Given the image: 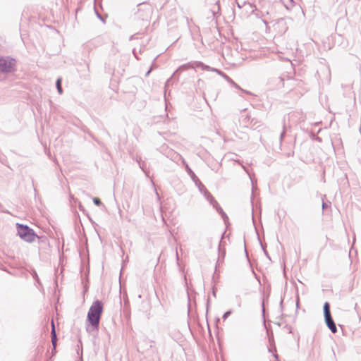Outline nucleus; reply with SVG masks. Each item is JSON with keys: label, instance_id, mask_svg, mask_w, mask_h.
Returning <instances> with one entry per match:
<instances>
[{"label": "nucleus", "instance_id": "f257e3e1", "mask_svg": "<svg viewBox=\"0 0 361 361\" xmlns=\"http://www.w3.org/2000/svg\"><path fill=\"white\" fill-rule=\"evenodd\" d=\"M102 312L103 304L99 300L94 302L89 310L87 319L94 328L98 327Z\"/></svg>", "mask_w": 361, "mask_h": 361}, {"label": "nucleus", "instance_id": "f03ea898", "mask_svg": "<svg viewBox=\"0 0 361 361\" xmlns=\"http://www.w3.org/2000/svg\"><path fill=\"white\" fill-rule=\"evenodd\" d=\"M17 231L19 236L26 242L35 241L37 235L28 226L17 224Z\"/></svg>", "mask_w": 361, "mask_h": 361}, {"label": "nucleus", "instance_id": "7ed1b4c3", "mask_svg": "<svg viewBox=\"0 0 361 361\" xmlns=\"http://www.w3.org/2000/svg\"><path fill=\"white\" fill-rule=\"evenodd\" d=\"M16 69V61L8 56H0V72L11 73Z\"/></svg>", "mask_w": 361, "mask_h": 361}, {"label": "nucleus", "instance_id": "20e7f679", "mask_svg": "<svg viewBox=\"0 0 361 361\" xmlns=\"http://www.w3.org/2000/svg\"><path fill=\"white\" fill-rule=\"evenodd\" d=\"M324 317L327 326L329 328L332 333H336L337 331V329L334 320L332 319L331 315Z\"/></svg>", "mask_w": 361, "mask_h": 361}, {"label": "nucleus", "instance_id": "39448f33", "mask_svg": "<svg viewBox=\"0 0 361 361\" xmlns=\"http://www.w3.org/2000/svg\"><path fill=\"white\" fill-rule=\"evenodd\" d=\"M51 341H52L53 345L55 346L56 343V331H55L54 322L53 319L51 320Z\"/></svg>", "mask_w": 361, "mask_h": 361}, {"label": "nucleus", "instance_id": "423d86ee", "mask_svg": "<svg viewBox=\"0 0 361 361\" xmlns=\"http://www.w3.org/2000/svg\"><path fill=\"white\" fill-rule=\"evenodd\" d=\"M324 317L331 315L330 305H329V302H325L324 305Z\"/></svg>", "mask_w": 361, "mask_h": 361}, {"label": "nucleus", "instance_id": "0eeeda50", "mask_svg": "<svg viewBox=\"0 0 361 361\" xmlns=\"http://www.w3.org/2000/svg\"><path fill=\"white\" fill-rule=\"evenodd\" d=\"M56 87L59 94L63 92L61 87V78H59L56 81Z\"/></svg>", "mask_w": 361, "mask_h": 361}, {"label": "nucleus", "instance_id": "6e6552de", "mask_svg": "<svg viewBox=\"0 0 361 361\" xmlns=\"http://www.w3.org/2000/svg\"><path fill=\"white\" fill-rule=\"evenodd\" d=\"M93 202H94V203L96 205H97V206H99V205H101V204H102L101 200H99V198H98V197H94V198L93 199Z\"/></svg>", "mask_w": 361, "mask_h": 361}, {"label": "nucleus", "instance_id": "1a4fd4ad", "mask_svg": "<svg viewBox=\"0 0 361 361\" xmlns=\"http://www.w3.org/2000/svg\"><path fill=\"white\" fill-rule=\"evenodd\" d=\"M230 314H231V312H226L224 314V316H223L224 319L227 318Z\"/></svg>", "mask_w": 361, "mask_h": 361}, {"label": "nucleus", "instance_id": "9d476101", "mask_svg": "<svg viewBox=\"0 0 361 361\" xmlns=\"http://www.w3.org/2000/svg\"><path fill=\"white\" fill-rule=\"evenodd\" d=\"M274 357L276 361H279V355H277V353H274Z\"/></svg>", "mask_w": 361, "mask_h": 361}]
</instances>
